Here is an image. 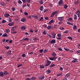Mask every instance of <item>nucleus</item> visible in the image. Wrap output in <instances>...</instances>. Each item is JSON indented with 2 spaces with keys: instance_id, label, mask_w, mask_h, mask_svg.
<instances>
[{
  "instance_id": "57",
  "label": "nucleus",
  "mask_w": 80,
  "mask_h": 80,
  "mask_svg": "<svg viewBox=\"0 0 80 80\" xmlns=\"http://www.w3.org/2000/svg\"><path fill=\"white\" fill-rule=\"evenodd\" d=\"M54 15H55V14H54V13H52L51 15V17H53Z\"/></svg>"
},
{
  "instance_id": "49",
  "label": "nucleus",
  "mask_w": 80,
  "mask_h": 80,
  "mask_svg": "<svg viewBox=\"0 0 80 80\" xmlns=\"http://www.w3.org/2000/svg\"><path fill=\"white\" fill-rule=\"evenodd\" d=\"M76 53H80V50H79L76 52Z\"/></svg>"
},
{
  "instance_id": "10",
  "label": "nucleus",
  "mask_w": 80,
  "mask_h": 80,
  "mask_svg": "<svg viewBox=\"0 0 80 80\" xmlns=\"http://www.w3.org/2000/svg\"><path fill=\"white\" fill-rule=\"evenodd\" d=\"M58 20H60V21H62V20H63V18L62 17L58 18Z\"/></svg>"
},
{
  "instance_id": "54",
  "label": "nucleus",
  "mask_w": 80,
  "mask_h": 80,
  "mask_svg": "<svg viewBox=\"0 0 80 80\" xmlns=\"http://www.w3.org/2000/svg\"><path fill=\"white\" fill-rule=\"evenodd\" d=\"M22 57H25V54H22Z\"/></svg>"
},
{
  "instance_id": "1",
  "label": "nucleus",
  "mask_w": 80,
  "mask_h": 80,
  "mask_svg": "<svg viewBox=\"0 0 80 80\" xmlns=\"http://www.w3.org/2000/svg\"><path fill=\"white\" fill-rule=\"evenodd\" d=\"M76 15H77L78 17H80V11L79 10H78L76 12Z\"/></svg>"
},
{
  "instance_id": "34",
  "label": "nucleus",
  "mask_w": 80,
  "mask_h": 80,
  "mask_svg": "<svg viewBox=\"0 0 80 80\" xmlns=\"http://www.w3.org/2000/svg\"><path fill=\"white\" fill-rule=\"evenodd\" d=\"M54 66H55V64H53L52 65H50V66H49V67L50 68H52V67H54Z\"/></svg>"
},
{
  "instance_id": "45",
  "label": "nucleus",
  "mask_w": 80,
  "mask_h": 80,
  "mask_svg": "<svg viewBox=\"0 0 80 80\" xmlns=\"http://www.w3.org/2000/svg\"><path fill=\"white\" fill-rule=\"evenodd\" d=\"M6 22V20H3L2 21V23H5Z\"/></svg>"
},
{
  "instance_id": "46",
  "label": "nucleus",
  "mask_w": 80,
  "mask_h": 80,
  "mask_svg": "<svg viewBox=\"0 0 80 80\" xmlns=\"http://www.w3.org/2000/svg\"><path fill=\"white\" fill-rule=\"evenodd\" d=\"M39 3L40 4H43V2L42 1V0H41L39 2Z\"/></svg>"
},
{
  "instance_id": "50",
  "label": "nucleus",
  "mask_w": 80,
  "mask_h": 80,
  "mask_svg": "<svg viewBox=\"0 0 80 80\" xmlns=\"http://www.w3.org/2000/svg\"><path fill=\"white\" fill-rule=\"evenodd\" d=\"M26 2H27V3H29V2H30V0H27L26 1Z\"/></svg>"
},
{
  "instance_id": "6",
  "label": "nucleus",
  "mask_w": 80,
  "mask_h": 80,
  "mask_svg": "<svg viewBox=\"0 0 80 80\" xmlns=\"http://www.w3.org/2000/svg\"><path fill=\"white\" fill-rule=\"evenodd\" d=\"M80 3V1L79 0H78L75 2V4L76 5H77Z\"/></svg>"
},
{
  "instance_id": "59",
  "label": "nucleus",
  "mask_w": 80,
  "mask_h": 80,
  "mask_svg": "<svg viewBox=\"0 0 80 80\" xmlns=\"http://www.w3.org/2000/svg\"><path fill=\"white\" fill-rule=\"evenodd\" d=\"M33 40H34V41H35L36 40H38V39H37V38H34Z\"/></svg>"
},
{
  "instance_id": "24",
  "label": "nucleus",
  "mask_w": 80,
  "mask_h": 80,
  "mask_svg": "<svg viewBox=\"0 0 80 80\" xmlns=\"http://www.w3.org/2000/svg\"><path fill=\"white\" fill-rule=\"evenodd\" d=\"M52 35L53 37H52V38H55V35H56V34H55V33H53V34H52Z\"/></svg>"
},
{
  "instance_id": "40",
  "label": "nucleus",
  "mask_w": 80,
  "mask_h": 80,
  "mask_svg": "<svg viewBox=\"0 0 80 80\" xmlns=\"http://www.w3.org/2000/svg\"><path fill=\"white\" fill-rule=\"evenodd\" d=\"M48 51V49H45L44 50L43 52L44 53H46Z\"/></svg>"
},
{
  "instance_id": "35",
  "label": "nucleus",
  "mask_w": 80,
  "mask_h": 80,
  "mask_svg": "<svg viewBox=\"0 0 80 80\" xmlns=\"http://www.w3.org/2000/svg\"><path fill=\"white\" fill-rule=\"evenodd\" d=\"M54 66H55V64H53L52 65H50V66H49V67L50 68H52V67H54Z\"/></svg>"
},
{
  "instance_id": "27",
  "label": "nucleus",
  "mask_w": 80,
  "mask_h": 80,
  "mask_svg": "<svg viewBox=\"0 0 80 80\" xmlns=\"http://www.w3.org/2000/svg\"><path fill=\"white\" fill-rule=\"evenodd\" d=\"M68 7V5H65L64 6V8H65V9H67Z\"/></svg>"
},
{
  "instance_id": "61",
  "label": "nucleus",
  "mask_w": 80,
  "mask_h": 80,
  "mask_svg": "<svg viewBox=\"0 0 80 80\" xmlns=\"http://www.w3.org/2000/svg\"><path fill=\"white\" fill-rule=\"evenodd\" d=\"M64 33H68V31H64Z\"/></svg>"
},
{
  "instance_id": "39",
  "label": "nucleus",
  "mask_w": 80,
  "mask_h": 80,
  "mask_svg": "<svg viewBox=\"0 0 80 80\" xmlns=\"http://www.w3.org/2000/svg\"><path fill=\"white\" fill-rule=\"evenodd\" d=\"M22 64H19L17 65V67H18V68H19V67H22Z\"/></svg>"
},
{
  "instance_id": "44",
  "label": "nucleus",
  "mask_w": 80,
  "mask_h": 80,
  "mask_svg": "<svg viewBox=\"0 0 80 80\" xmlns=\"http://www.w3.org/2000/svg\"><path fill=\"white\" fill-rule=\"evenodd\" d=\"M40 68H44L45 66H40Z\"/></svg>"
},
{
  "instance_id": "25",
  "label": "nucleus",
  "mask_w": 80,
  "mask_h": 80,
  "mask_svg": "<svg viewBox=\"0 0 80 80\" xmlns=\"http://www.w3.org/2000/svg\"><path fill=\"white\" fill-rule=\"evenodd\" d=\"M23 40H26L27 41H28L29 39L28 38H26L25 39H23Z\"/></svg>"
},
{
  "instance_id": "60",
  "label": "nucleus",
  "mask_w": 80,
  "mask_h": 80,
  "mask_svg": "<svg viewBox=\"0 0 80 80\" xmlns=\"http://www.w3.org/2000/svg\"><path fill=\"white\" fill-rule=\"evenodd\" d=\"M44 18L45 20H48V17H45Z\"/></svg>"
},
{
  "instance_id": "20",
  "label": "nucleus",
  "mask_w": 80,
  "mask_h": 80,
  "mask_svg": "<svg viewBox=\"0 0 80 80\" xmlns=\"http://www.w3.org/2000/svg\"><path fill=\"white\" fill-rule=\"evenodd\" d=\"M52 28V26H48L47 28V29L48 30H50V29Z\"/></svg>"
},
{
  "instance_id": "36",
  "label": "nucleus",
  "mask_w": 80,
  "mask_h": 80,
  "mask_svg": "<svg viewBox=\"0 0 80 80\" xmlns=\"http://www.w3.org/2000/svg\"><path fill=\"white\" fill-rule=\"evenodd\" d=\"M54 66H55V64H53L52 65H50V66H49V67L50 68H52V67H54Z\"/></svg>"
},
{
  "instance_id": "55",
  "label": "nucleus",
  "mask_w": 80,
  "mask_h": 80,
  "mask_svg": "<svg viewBox=\"0 0 80 80\" xmlns=\"http://www.w3.org/2000/svg\"><path fill=\"white\" fill-rule=\"evenodd\" d=\"M12 11H13V12H14V11H15V8H14L12 7Z\"/></svg>"
},
{
  "instance_id": "47",
  "label": "nucleus",
  "mask_w": 80,
  "mask_h": 80,
  "mask_svg": "<svg viewBox=\"0 0 80 80\" xmlns=\"http://www.w3.org/2000/svg\"><path fill=\"white\" fill-rule=\"evenodd\" d=\"M73 20V19L72 18H70L69 19V21L70 22V21H72Z\"/></svg>"
},
{
  "instance_id": "15",
  "label": "nucleus",
  "mask_w": 80,
  "mask_h": 80,
  "mask_svg": "<svg viewBox=\"0 0 80 80\" xmlns=\"http://www.w3.org/2000/svg\"><path fill=\"white\" fill-rule=\"evenodd\" d=\"M3 73H4V74L5 75H8L9 74L8 72H7V71H5L3 72Z\"/></svg>"
},
{
  "instance_id": "38",
  "label": "nucleus",
  "mask_w": 80,
  "mask_h": 80,
  "mask_svg": "<svg viewBox=\"0 0 80 80\" xmlns=\"http://www.w3.org/2000/svg\"><path fill=\"white\" fill-rule=\"evenodd\" d=\"M5 3L4 2H2L1 3V5H2V6H3V5H5Z\"/></svg>"
},
{
  "instance_id": "26",
  "label": "nucleus",
  "mask_w": 80,
  "mask_h": 80,
  "mask_svg": "<svg viewBox=\"0 0 80 80\" xmlns=\"http://www.w3.org/2000/svg\"><path fill=\"white\" fill-rule=\"evenodd\" d=\"M35 19H36L37 20V19H38V17L37 16H35L34 18Z\"/></svg>"
},
{
  "instance_id": "53",
  "label": "nucleus",
  "mask_w": 80,
  "mask_h": 80,
  "mask_svg": "<svg viewBox=\"0 0 80 80\" xmlns=\"http://www.w3.org/2000/svg\"><path fill=\"white\" fill-rule=\"evenodd\" d=\"M64 50H66V51H70V49H67L66 48H64Z\"/></svg>"
},
{
  "instance_id": "3",
  "label": "nucleus",
  "mask_w": 80,
  "mask_h": 80,
  "mask_svg": "<svg viewBox=\"0 0 80 80\" xmlns=\"http://www.w3.org/2000/svg\"><path fill=\"white\" fill-rule=\"evenodd\" d=\"M44 78H45V77L43 76H41L38 78L40 80H43L44 79Z\"/></svg>"
},
{
  "instance_id": "64",
  "label": "nucleus",
  "mask_w": 80,
  "mask_h": 80,
  "mask_svg": "<svg viewBox=\"0 0 80 80\" xmlns=\"http://www.w3.org/2000/svg\"><path fill=\"white\" fill-rule=\"evenodd\" d=\"M27 6L28 7H30V5L28 4H27Z\"/></svg>"
},
{
  "instance_id": "12",
  "label": "nucleus",
  "mask_w": 80,
  "mask_h": 80,
  "mask_svg": "<svg viewBox=\"0 0 80 80\" xmlns=\"http://www.w3.org/2000/svg\"><path fill=\"white\" fill-rule=\"evenodd\" d=\"M21 22H24L26 21V19L25 18H22L21 20Z\"/></svg>"
},
{
  "instance_id": "8",
  "label": "nucleus",
  "mask_w": 80,
  "mask_h": 80,
  "mask_svg": "<svg viewBox=\"0 0 80 80\" xmlns=\"http://www.w3.org/2000/svg\"><path fill=\"white\" fill-rule=\"evenodd\" d=\"M62 3H63V0H61L58 2V3L60 5H62Z\"/></svg>"
},
{
  "instance_id": "28",
  "label": "nucleus",
  "mask_w": 80,
  "mask_h": 80,
  "mask_svg": "<svg viewBox=\"0 0 80 80\" xmlns=\"http://www.w3.org/2000/svg\"><path fill=\"white\" fill-rule=\"evenodd\" d=\"M54 23V22L53 21V19H52L49 22L50 23Z\"/></svg>"
},
{
  "instance_id": "13",
  "label": "nucleus",
  "mask_w": 80,
  "mask_h": 80,
  "mask_svg": "<svg viewBox=\"0 0 80 80\" xmlns=\"http://www.w3.org/2000/svg\"><path fill=\"white\" fill-rule=\"evenodd\" d=\"M14 24V22H12V23H9L8 24V25H9V26H12V25H13Z\"/></svg>"
},
{
  "instance_id": "37",
  "label": "nucleus",
  "mask_w": 80,
  "mask_h": 80,
  "mask_svg": "<svg viewBox=\"0 0 80 80\" xmlns=\"http://www.w3.org/2000/svg\"><path fill=\"white\" fill-rule=\"evenodd\" d=\"M11 52H12V51L10 50V51H9L8 52V55H11V54H10L11 53Z\"/></svg>"
},
{
  "instance_id": "43",
  "label": "nucleus",
  "mask_w": 80,
  "mask_h": 80,
  "mask_svg": "<svg viewBox=\"0 0 80 80\" xmlns=\"http://www.w3.org/2000/svg\"><path fill=\"white\" fill-rule=\"evenodd\" d=\"M6 33H8L10 32V31L8 29L6 30Z\"/></svg>"
},
{
  "instance_id": "51",
  "label": "nucleus",
  "mask_w": 80,
  "mask_h": 80,
  "mask_svg": "<svg viewBox=\"0 0 80 80\" xmlns=\"http://www.w3.org/2000/svg\"><path fill=\"white\" fill-rule=\"evenodd\" d=\"M24 15H28V13L26 12H24Z\"/></svg>"
},
{
  "instance_id": "31",
  "label": "nucleus",
  "mask_w": 80,
  "mask_h": 80,
  "mask_svg": "<svg viewBox=\"0 0 80 80\" xmlns=\"http://www.w3.org/2000/svg\"><path fill=\"white\" fill-rule=\"evenodd\" d=\"M73 29L74 30H76V28H77V26L75 25H74L73 26Z\"/></svg>"
},
{
  "instance_id": "62",
  "label": "nucleus",
  "mask_w": 80,
  "mask_h": 80,
  "mask_svg": "<svg viewBox=\"0 0 80 80\" xmlns=\"http://www.w3.org/2000/svg\"><path fill=\"white\" fill-rule=\"evenodd\" d=\"M26 80H31V78H28L26 79Z\"/></svg>"
},
{
  "instance_id": "16",
  "label": "nucleus",
  "mask_w": 80,
  "mask_h": 80,
  "mask_svg": "<svg viewBox=\"0 0 80 80\" xmlns=\"http://www.w3.org/2000/svg\"><path fill=\"white\" fill-rule=\"evenodd\" d=\"M46 72H47V74H48V73H50L51 72V71H50V70H48L46 71Z\"/></svg>"
},
{
  "instance_id": "18",
  "label": "nucleus",
  "mask_w": 80,
  "mask_h": 80,
  "mask_svg": "<svg viewBox=\"0 0 80 80\" xmlns=\"http://www.w3.org/2000/svg\"><path fill=\"white\" fill-rule=\"evenodd\" d=\"M17 28V27L14 26V27H13L12 28V31H13V30H15V28Z\"/></svg>"
},
{
  "instance_id": "58",
  "label": "nucleus",
  "mask_w": 80,
  "mask_h": 80,
  "mask_svg": "<svg viewBox=\"0 0 80 80\" xmlns=\"http://www.w3.org/2000/svg\"><path fill=\"white\" fill-rule=\"evenodd\" d=\"M43 49H41L39 51L41 53H42V52H43Z\"/></svg>"
},
{
  "instance_id": "48",
  "label": "nucleus",
  "mask_w": 80,
  "mask_h": 80,
  "mask_svg": "<svg viewBox=\"0 0 80 80\" xmlns=\"http://www.w3.org/2000/svg\"><path fill=\"white\" fill-rule=\"evenodd\" d=\"M58 50H59L60 51H63V50H62V48H58Z\"/></svg>"
},
{
  "instance_id": "41",
  "label": "nucleus",
  "mask_w": 80,
  "mask_h": 80,
  "mask_svg": "<svg viewBox=\"0 0 80 80\" xmlns=\"http://www.w3.org/2000/svg\"><path fill=\"white\" fill-rule=\"evenodd\" d=\"M18 2L19 4H22V2L20 0H18Z\"/></svg>"
},
{
  "instance_id": "42",
  "label": "nucleus",
  "mask_w": 80,
  "mask_h": 80,
  "mask_svg": "<svg viewBox=\"0 0 80 80\" xmlns=\"http://www.w3.org/2000/svg\"><path fill=\"white\" fill-rule=\"evenodd\" d=\"M57 39H58V40H62V36L60 37L59 38H57Z\"/></svg>"
},
{
  "instance_id": "23",
  "label": "nucleus",
  "mask_w": 80,
  "mask_h": 80,
  "mask_svg": "<svg viewBox=\"0 0 80 80\" xmlns=\"http://www.w3.org/2000/svg\"><path fill=\"white\" fill-rule=\"evenodd\" d=\"M74 20H77V16L76 15H74Z\"/></svg>"
},
{
  "instance_id": "52",
  "label": "nucleus",
  "mask_w": 80,
  "mask_h": 80,
  "mask_svg": "<svg viewBox=\"0 0 80 80\" xmlns=\"http://www.w3.org/2000/svg\"><path fill=\"white\" fill-rule=\"evenodd\" d=\"M53 13L54 14V15H55V14H57V11H55L54 12H53Z\"/></svg>"
},
{
  "instance_id": "21",
  "label": "nucleus",
  "mask_w": 80,
  "mask_h": 80,
  "mask_svg": "<svg viewBox=\"0 0 80 80\" xmlns=\"http://www.w3.org/2000/svg\"><path fill=\"white\" fill-rule=\"evenodd\" d=\"M69 76H70V74H67V75H66L65 76V77H66L67 78Z\"/></svg>"
},
{
  "instance_id": "17",
  "label": "nucleus",
  "mask_w": 80,
  "mask_h": 80,
  "mask_svg": "<svg viewBox=\"0 0 80 80\" xmlns=\"http://www.w3.org/2000/svg\"><path fill=\"white\" fill-rule=\"evenodd\" d=\"M67 23L68 24V25H72V26L73 25V23H70L69 22H67Z\"/></svg>"
},
{
  "instance_id": "56",
  "label": "nucleus",
  "mask_w": 80,
  "mask_h": 80,
  "mask_svg": "<svg viewBox=\"0 0 80 80\" xmlns=\"http://www.w3.org/2000/svg\"><path fill=\"white\" fill-rule=\"evenodd\" d=\"M29 32H31V33H33V31L32 30V29H30Z\"/></svg>"
},
{
  "instance_id": "29",
  "label": "nucleus",
  "mask_w": 80,
  "mask_h": 80,
  "mask_svg": "<svg viewBox=\"0 0 80 80\" xmlns=\"http://www.w3.org/2000/svg\"><path fill=\"white\" fill-rule=\"evenodd\" d=\"M68 39H70V40H73V38H72V37H68Z\"/></svg>"
},
{
  "instance_id": "14",
  "label": "nucleus",
  "mask_w": 80,
  "mask_h": 80,
  "mask_svg": "<svg viewBox=\"0 0 80 80\" xmlns=\"http://www.w3.org/2000/svg\"><path fill=\"white\" fill-rule=\"evenodd\" d=\"M0 76H1V77H3V72L2 71L0 72Z\"/></svg>"
},
{
  "instance_id": "63",
  "label": "nucleus",
  "mask_w": 80,
  "mask_h": 80,
  "mask_svg": "<svg viewBox=\"0 0 80 80\" xmlns=\"http://www.w3.org/2000/svg\"><path fill=\"white\" fill-rule=\"evenodd\" d=\"M60 70H61V71H62L63 70V68L62 67H60Z\"/></svg>"
},
{
  "instance_id": "30",
  "label": "nucleus",
  "mask_w": 80,
  "mask_h": 80,
  "mask_svg": "<svg viewBox=\"0 0 80 80\" xmlns=\"http://www.w3.org/2000/svg\"><path fill=\"white\" fill-rule=\"evenodd\" d=\"M31 80H35V77H32L30 78Z\"/></svg>"
},
{
  "instance_id": "32",
  "label": "nucleus",
  "mask_w": 80,
  "mask_h": 80,
  "mask_svg": "<svg viewBox=\"0 0 80 80\" xmlns=\"http://www.w3.org/2000/svg\"><path fill=\"white\" fill-rule=\"evenodd\" d=\"M43 33L44 35H46V34H47V32H46V31H44L43 32Z\"/></svg>"
},
{
  "instance_id": "2",
  "label": "nucleus",
  "mask_w": 80,
  "mask_h": 80,
  "mask_svg": "<svg viewBox=\"0 0 80 80\" xmlns=\"http://www.w3.org/2000/svg\"><path fill=\"white\" fill-rule=\"evenodd\" d=\"M50 63H51V62L47 60V61L46 64L45 65V66H48V65H50Z\"/></svg>"
},
{
  "instance_id": "7",
  "label": "nucleus",
  "mask_w": 80,
  "mask_h": 80,
  "mask_svg": "<svg viewBox=\"0 0 80 80\" xmlns=\"http://www.w3.org/2000/svg\"><path fill=\"white\" fill-rule=\"evenodd\" d=\"M22 30H25L26 29V27L25 26H22L20 28Z\"/></svg>"
},
{
  "instance_id": "9",
  "label": "nucleus",
  "mask_w": 80,
  "mask_h": 80,
  "mask_svg": "<svg viewBox=\"0 0 80 80\" xmlns=\"http://www.w3.org/2000/svg\"><path fill=\"white\" fill-rule=\"evenodd\" d=\"M55 42H56V41H55V40H52V41H51L50 43H55Z\"/></svg>"
},
{
  "instance_id": "11",
  "label": "nucleus",
  "mask_w": 80,
  "mask_h": 80,
  "mask_svg": "<svg viewBox=\"0 0 80 80\" xmlns=\"http://www.w3.org/2000/svg\"><path fill=\"white\" fill-rule=\"evenodd\" d=\"M2 37H8V34L6 33H5L2 36Z\"/></svg>"
},
{
  "instance_id": "22",
  "label": "nucleus",
  "mask_w": 80,
  "mask_h": 80,
  "mask_svg": "<svg viewBox=\"0 0 80 80\" xmlns=\"http://www.w3.org/2000/svg\"><path fill=\"white\" fill-rule=\"evenodd\" d=\"M77 59H74V60L72 61V63H75V62H76L77 61Z\"/></svg>"
},
{
  "instance_id": "5",
  "label": "nucleus",
  "mask_w": 80,
  "mask_h": 80,
  "mask_svg": "<svg viewBox=\"0 0 80 80\" xmlns=\"http://www.w3.org/2000/svg\"><path fill=\"white\" fill-rule=\"evenodd\" d=\"M4 17H10V15L9 14L6 13L4 14Z\"/></svg>"
},
{
  "instance_id": "19",
  "label": "nucleus",
  "mask_w": 80,
  "mask_h": 80,
  "mask_svg": "<svg viewBox=\"0 0 80 80\" xmlns=\"http://www.w3.org/2000/svg\"><path fill=\"white\" fill-rule=\"evenodd\" d=\"M40 10L41 11H43V6H41L40 8Z\"/></svg>"
},
{
  "instance_id": "4",
  "label": "nucleus",
  "mask_w": 80,
  "mask_h": 80,
  "mask_svg": "<svg viewBox=\"0 0 80 80\" xmlns=\"http://www.w3.org/2000/svg\"><path fill=\"white\" fill-rule=\"evenodd\" d=\"M49 59L50 60H55L56 58L55 57H54V58H49Z\"/></svg>"
},
{
  "instance_id": "33",
  "label": "nucleus",
  "mask_w": 80,
  "mask_h": 80,
  "mask_svg": "<svg viewBox=\"0 0 80 80\" xmlns=\"http://www.w3.org/2000/svg\"><path fill=\"white\" fill-rule=\"evenodd\" d=\"M43 17H42L39 20L40 21H43Z\"/></svg>"
}]
</instances>
